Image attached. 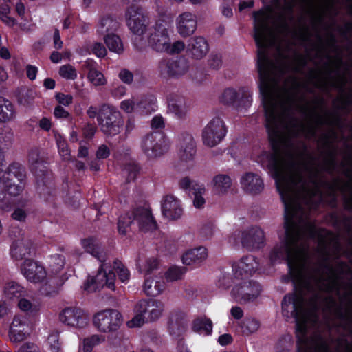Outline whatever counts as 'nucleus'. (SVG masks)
Instances as JSON below:
<instances>
[{
    "label": "nucleus",
    "mask_w": 352,
    "mask_h": 352,
    "mask_svg": "<svg viewBox=\"0 0 352 352\" xmlns=\"http://www.w3.org/2000/svg\"><path fill=\"white\" fill-rule=\"evenodd\" d=\"M284 205L285 237L270 253L272 265L285 261L288 274L283 276L285 283L292 282L295 292L285 295L281 303L282 314L287 320L294 318L296 322L297 352H311V340L308 338L304 306L303 292L306 285L304 266L298 258V226L294 219L297 212L295 190H277Z\"/></svg>",
    "instance_id": "obj_1"
},
{
    "label": "nucleus",
    "mask_w": 352,
    "mask_h": 352,
    "mask_svg": "<svg viewBox=\"0 0 352 352\" xmlns=\"http://www.w3.org/2000/svg\"><path fill=\"white\" fill-rule=\"evenodd\" d=\"M28 160L30 170L36 177V191L40 198L55 208L58 191L55 182L49 176L47 162L40 157L38 148H32L28 153Z\"/></svg>",
    "instance_id": "obj_2"
},
{
    "label": "nucleus",
    "mask_w": 352,
    "mask_h": 352,
    "mask_svg": "<svg viewBox=\"0 0 352 352\" xmlns=\"http://www.w3.org/2000/svg\"><path fill=\"white\" fill-rule=\"evenodd\" d=\"M81 245L87 252L101 261L97 274L84 283V290L93 292L100 290L104 287L115 290L116 273L113 271L110 263L101 259V248L96 240L93 237L84 239L81 241Z\"/></svg>",
    "instance_id": "obj_3"
},
{
    "label": "nucleus",
    "mask_w": 352,
    "mask_h": 352,
    "mask_svg": "<svg viewBox=\"0 0 352 352\" xmlns=\"http://www.w3.org/2000/svg\"><path fill=\"white\" fill-rule=\"evenodd\" d=\"M4 155L0 151V204L6 206L10 197L19 195L23 190L26 178L25 168L19 162H12L3 171Z\"/></svg>",
    "instance_id": "obj_4"
},
{
    "label": "nucleus",
    "mask_w": 352,
    "mask_h": 352,
    "mask_svg": "<svg viewBox=\"0 0 352 352\" xmlns=\"http://www.w3.org/2000/svg\"><path fill=\"white\" fill-rule=\"evenodd\" d=\"M98 123L102 133L108 137H113L120 133L124 120L120 112L115 107L102 104L100 106Z\"/></svg>",
    "instance_id": "obj_5"
},
{
    "label": "nucleus",
    "mask_w": 352,
    "mask_h": 352,
    "mask_svg": "<svg viewBox=\"0 0 352 352\" xmlns=\"http://www.w3.org/2000/svg\"><path fill=\"white\" fill-rule=\"evenodd\" d=\"M92 321L98 331L103 333H115L122 324L123 317L118 310L108 308L94 314Z\"/></svg>",
    "instance_id": "obj_6"
},
{
    "label": "nucleus",
    "mask_w": 352,
    "mask_h": 352,
    "mask_svg": "<svg viewBox=\"0 0 352 352\" xmlns=\"http://www.w3.org/2000/svg\"><path fill=\"white\" fill-rule=\"evenodd\" d=\"M219 102L237 111L246 110L252 104V91L245 87H240L239 90L233 87H228L220 96Z\"/></svg>",
    "instance_id": "obj_7"
},
{
    "label": "nucleus",
    "mask_w": 352,
    "mask_h": 352,
    "mask_svg": "<svg viewBox=\"0 0 352 352\" xmlns=\"http://www.w3.org/2000/svg\"><path fill=\"white\" fill-rule=\"evenodd\" d=\"M189 68V63L184 56L164 57L158 62L160 76L164 79H177L184 75Z\"/></svg>",
    "instance_id": "obj_8"
},
{
    "label": "nucleus",
    "mask_w": 352,
    "mask_h": 352,
    "mask_svg": "<svg viewBox=\"0 0 352 352\" xmlns=\"http://www.w3.org/2000/svg\"><path fill=\"white\" fill-rule=\"evenodd\" d=\"M140 146L148 158H156L168 151L169 143L164 133L155 131L142 137Z\"/></svg>",
    "instance_id": "obj_9"
},
{
    "label": "nucleus",
    "mask_w": 352,
    "mask_h": 352,
    "mask_svg": "<svg viewBox=\"0 0 352 352\" xmlns=\"http://www.w3.org/2000/svg\"><path fill=\"white\" fill-rule=\"evenodd\" d=\"M227 133L228 127L224 121L219 117H215L203 130V142L204 144L213 147L224 139Z\"/></svg>",
    "instance_id": "obj_10"
},
{
    "label": "nucleus",
    "mask_w": 352,
    "mask_h": 352,
    "mask_svg": "<svg viewBox=\"0 0 352 352\" xmlns=\"http://www.w3.org/2000/svg\"><path fill=\"white\" fill-rule=\"evenodd\" d=\"M261 290V285L256 281H243L234 286L231 295L236 302L248 303L256 300Z\"/></svg>",
    "instance_id": "obj_11"
},
{
    "label": "nucleus",
    "mask_w": 352,
    "mask_h": 352,
    "mask_svg": "<svg viewBox=\"0 0 352 352\" xmlns=\"http://www.w3.org/2000/svg\"><path fill=\"white\" fill-rule=\"evenodd\" d=\"M126 19L128 27L133 34L142 35L146 32L148 18L141 7L136 5L129 7L126 12Z\"/></svg>",
    "instance_id": "obj_12"
},
{
    "label": "nucleus",
    "mask_w": 352,
    "mask_h": 352,
    "mask_svg": "<svg viewBox=\"0 0 352 352\" xmlns=\"http://www.w3.org/2000/svg\"><path fill=\"white\" fill-rule=\"evenodd\" d=\"M309 179V182L314 186L315 193H318L322 195V192L321 190V188H325L329 190L328 196L331 197L329 205L332 208H336L337 206V196L336 191L338 188L339 180L336 179L333 183L327 182L320 177V174L318 170L313 169L310 170Z\"/></svg>",
    "instance_id": "obj_13"
},
{
    "label": "nucleus",
    "mask_w": 352,
    "mask_h": 352,
    "mask_svg": "<svg viewBox=\"0 0 352 352\" xmlns=\"http://www.w3.org/2000/svg\"><path fill=\"white\" fill-rule=\"evenodd\" d=\"M170 37L168 30L163 23H156L153 31L148 38V45L155 52H164Z\"/></svg>",
    "instance_id": "obj_14"
},
{
    "label": "nucleus",
    "mask_w": 352,
    "mask_h": 352,
    "mask_svg": "<svg viewBox=\"0 0 352 352\" xmlns=\"http://www.w3.org/2000/svg\"><path fill=\"white\" fill-rule=\"evenodd\" d=\"M187 330V320L185 313L180 310L173 311L168 321V331L175 339H184Z\"/></svg>",
    "instance_id": "obj_15"
},
{
    "label": "nucleus",
    "mask_w": 352,
    "mask_h": 352,
    "mask_svg": "<svg viewBox=\"0 0 352 352\" xmlns=\"http://www.w3.org/2000/svg\"><path fill=\"white\" fill-rule=\"evenodd\" d=\"M241 244L248 250L262 248L265 245V234L259 227H252L241 234Z\"/></svg>",
    "instance_id": "obj_16"
},
{
    "label": "nucleus",
    "mask_w": 352,
    "mask_h": 352,
    "mask_svg": "<svg viewBox=\"0 0 352 352\" xmlns=\"http://www.w3.org/2000/svg\"><path fill=\"white\" fill-rule=\"evenodd\" d=\"M232 270L236 278L252 276L258 267V261L253 255L243 256L239 261L232 264Z\"/></svg>",
    "instance_id": "obj_17"
},
{
    "label": "nucleus",
    "mask_w": 352,
    "mask_h": 352,
    "mask_svg": "<svg viewBox=\"0 0 352 352\" xmlns=\"http://www.w3.org/2000/svg\"><path fill=\"white\" fill-rule=\"evenodd\" d=\"M62 322L72 327L83 328L87 324V317L80 308L67 307L60 314Z\"/></svg>",
    "instance_id": "obj_18"
},
{
    "label": "nucleus",
    "mask_w": 352,
    "mask_h": 352,
    "mask_svg": "<svg viewBox=\"0 0 352 352\" xmlns=\"http://www.w3.org/2000/svg\"><path fill=\"white\" fill-rule=\"evenodd\" d=\"M21 270L27 280L33 283L42 282L47 276L45 267L33 259H25Z\"/></svg>",
    "instance_id": "obj_19"
},
{
    "label": "nucleus",
    "mask_w": 352,
    "mask_h": 352,
    "mask_svg": "<svg viewBox=\"0 0 352 352\" xmlns=\"http://www.w3.org/2000/svg\"><path fill=\"white\" fill-rule=\"evenodd\" d=\"M133 218L140 231L146 232L157 228V223L149 208L138 207L133 210Z\"/></svg>",
    "instance_id": "obj_20"
},
{
    "label": "nucleus",
    "mask_w": 352,
    "mask_h": 352,
    "mask_svg": "<svg viewBox=\"0 0 352 352\" xmlns=\"http://www.w3.org/2000/svg\"><path fill=\"white\" fill-rule=\"evenodd\" d=\"M10 254L15 260L30 259L34 254L33 243L29 239L14 240L10 247Z\"/></svg>",
    "instance_id": "obj_21"
},
{
    "label": "nucleus",
    "mask_w": 352,
    "mask_h": 352,
    "mask_svg": "<svg viewBox=\"0 0 352 352\" xmlns=\"http://www.w3.org/2000/svg\"><path fill=\"white\" fill-rule=\"evenodd\" d=\"M29 325L26 319L15 316L9 329V338L12 342H21L29 335Z\"/></svg>",
    "instance_id": "obj_22"
},
{
    "label": "nucleus",
    "mask_w": 352,
    "mask_h": 352,
    "mask_svg": "<svg viewBox=\"0 0 352 352\" xmlns=\"http://www.w3.org/2000/svg\"><path fill=\"white\" fill-rule=\"evenodd\" d=\"M162 212L168 219H179L183 214L180 201L172 195L164 196L162 201Z\"/></svg>",
    "instance_id": "obj_23"
},
{
    "label": "nucleus",
    "mask_w": 352,
    "mask_h": 352,
    "mask_svg": "<svg viewBox=\"0 0 352 352\" xmlns=\"http://www.w3.org/2000/svg\"><path fill=\"white\" fill-rule=\"evenodd\" d=\"M180 148L179 156L182 161H189L193 159L196 153V145L192 135L187 132L182 133L179 135Z\"/></svg>",
    "instance_id": "obj_24"
},
{
    "label": "nucleus",
    "mask_w": 352,
    "mask_h": 352,
    "mask_svg": "<svg viewBox=\"0 0 352 352\" xmlns=\"http://www.w3.org/2000/svg\"><path fill=\"white\" fill-rule=\"evenodd\" d=\"M167 100L168 111L179 120L184 119L188 111L185 98L179 94H171Z\"/></svg>",
    "instance_id": "obj_25"
},
{
    "label": "nucleus",
    "mask_w": 352,
    "mask_h": 352,
    "mask_svg": "<svg viewBox=\"0 0 352 352\" xmlns=\"http://www.w3.org/2000/svg\"><path fill=\"white\" fill-rule=\"evenodd\" d=\"M209 50L207 41L202 36L190 38L187 45V53L192 58L201 59L204 57Z\"/></svg>",
    "instance_id": "obj_26"
},
{
    "label": "nucleus",
    "mask_w": 352,
    "mask_h": 352,
    "mask_svg": "<svg viewBox=\"0 0 352 352\" xmlns=\"http://www.w3.org/2000/svg\"><path fill=\"white\" fill-rule=\"evenodd\" d=\"M244 190L252 195H257L264 188V183L261 177L253 173H246L241 179Z\"/></svg>",
    "instance_id": "obj_27"
},
{
    "label": "nucleus",
    "mask_w": 352,
    "mask_h": 352,
    "mask_svg": "<svg viewBox=\"0 0 352 352\" xmlns=\"http://www.w3.org/2000/svg\"><path fill=\"white\" fill-rule=\"evenodd\" d=\"M196 16L190 12H184L179 16L178 31L181 36H188L194 33L197 28Z\"/></svg>",
    "instance_id": "obj_28"
},
{
    "label": "nucleus",
    "mask_w": 352,
    "mask_h": 352,
    "mask_svg": "<svg viewBox=\"0 0 352 352\" xmlns=\"http://www.w3.org/2000/svg\"><path fill=\"white\" fill-rule=\"evenodd\" d=\"M157 109V98L152 94L142 95L136 100V113L140 115H149Z\"/></svg>",
    "instance_id": "obj_29"
},
{
    "label": "nucleus",
    "mask_w": 352,
    "mask_h": 352,
    "mask_svg": "<svg viewBox=\"0 0 352 352\" xmlns=\"http://www.w3.org/2000/svg\"><path fill=\"white\" fill-rule=\"evenodd\" d=\"M208 256L207 249L204 246H199L187 250L182 256L184 265H190L199 264L204 261Z\"/></svg>",
    "instance_id": "obj_30"
},
{
    "label": "nucleus",
    "mask_w": 352,
    "mask_h": 352,
    "mask_svg": "<svg viewBox=\"0 0 352 352\" xmlns=\"http://www.w3.org/2000/svg\"><path fill=\"white\" fill-rule=\"evenodd\" d=\"M146 306L148 303L145 299L139 300L135 306V315L128 322L129 327H140L146 322Z\"/></svg>",
    "instance_id": "obj_31"
},
{
    "label": "nucleus",
    "mask_w": 352,
    "mask_h": 352,
    "mask_svg": "<svg viewBox=\"0 0 352 352\" xmlns=\"http://www.w3.org/2000/svg\"><path fill=\"white\" fill-rule=\"evenodd\" d=\"M320 269L330 274L337 272L340 275L352 276V269L345 261H340L336 268H334L329 264V258L327 256L324 257V261L320 263V269H317V272H319Z\"/></svg>",
    "instance_id": "obj_32"
},
{
    "label": "nucleus",
    "mask_w": 352,
    "mask_h": 352,
    "mask_svg": "<svg viewBox=\"0 0 352 352\" xmlns=\"http://www.w3.org/2000/svg\"><path fill=\"white\" fill-rule=\"evenodd\" d=\"M330 138L329 134H325L323 137V140L324 145L329 148L326 153L327 157L324 160V170L331 173L337 166V160L336 151L334 149H332V144L329 141Z\"/></svg>",
    "instance_id": "obj_33"
},
{
    "label": "nucleus",
    "mask_w": 352,
    "mask_h": 352,
    "mask_svg": "<svg viewBox=\"0 0 352 352\" xmlns=\"http://www.w3.org/2000/svg\"><path fill=\"white\" fill-rule=\"evenodd\" d=\"M212 322L210 318L206 316L198 317L192 321V330L195 333L209 336L212 334Z\"/></svg>",
    "instance_id": "obj_34"
},
{
    "label": "nucleus",
    "mask_w": 352,
    "mask_h": 352,
    "mask_svg": "<svg viewBox=\"0 0 352 352\" xmlns=\"http://www.w3.org/2000/svg\"><path fill=\"white\" fill-rule=\"evenodd\" d=\"M148 306H146V322L157 320L162 315L163 306L160 300L150 298L145 299Z\"/></svg>",
    "instance_id": "obj_35"
},
{
    "label": "nucleus",
    "mask_w": 352,
    "mask_h": 352,
    "mask_svg": "<svg viewBox=\"0 0 352 352\" xmlns=\"http://www.w3.org/2000/svg\"><path fill=\"white\" fill-rule=\"evenodd\" d=\"M119 27L120 23L116 19L110 16H105L101 19L97 32L100 35L114 33Z\"/></svg>",
    "instance_id": "obj_36"
},
{
    "label": "nucleus",
    "mask_w": 352,
    "mask_h": 352,
    "mask_svg": "<svg viewBox=\"0 0 352 352\" xmlns=\"http://www.w3.org/2000/svg\"><path fill=\"white\" fill-rule=\"evenodd\" d=\"M102 36H103L104 43L110 51L118 54L123 52V44L119 36L112 32Z\"/></svg>",
    "instance_id": "obj_37"
},
{
    "label": "nucleus",
    "mask_w": 352,
    "mask_h": 352,
    "mask_svg": "<svg viewBox=\"0 0 352 352\" xmlns=\"http://www.w3.org/2000/svg\"><path fill=\"white\" fill-rule=\"evenodd\" d=\"M214 190L217 194H225L230 188L232 180L225 174H219L213 178Z\"/></svg>",
    "instance_id": "obj_38"
},
{
    "label": "nucleus",
    "mask_w": 352,
    "mask_h": 352,
    "mask_svg": "<svg viewBox=\"0 0 352 352\" xmlns=\"http://www.w3.org/2000/svg\"><path fill=\"white\" fill-rule=\"evenodd\" d=\"M15 96L19 104L28 106L33 102L34 92L27 86H21L15 90Z\"/></svg>",
    "instance_id": "obj_39"
},
{
    "label": "nucleus",
    "mask_w": 352,
    "mask_h": 352,
    "mask_svg": "<svg viewBox=\"0 0 352 352\" xmlns=\"http://www.w3.org/2000/svg\"><path fill=\"white\" fill-rule=\"evenodd\" d=\"M25 293V288L14 281L7 283L4 287V295L10 300L19 299L24 296Z\"/></svg>",
    "instance_id": "obj_40"
},
{
    "label": "nucleus",
    "mask_w": 352,
    "mask_h": 352,
    "mask_svg": "<svg viewBox=\"0 0 352 352\" xmlns=\"http://www.w3.org/2000/svg\"><path fill=\"white\" fill-rule=\"evenodd\" d=\"M13 104L4 97L0 96V122L10 121L14 116Z\"/></svg>",
    "instance_id": "obj_41"
},
{
    "label": "nucleus",
    "mask_w": 352,
    "mask_h": 352,
    "mask_svg": "<svg viewBox=\"0 0 352 352\" xmlns=\"http://www.w3.org/2000/svg\"><path fill=\"white\" fill-rule=\"evenodd\" d=\"M112 269L117 274L118 279L124 283H126L131 276V274L127 267L119 260L116 259L113 261Z\"/></svg>",
    "instance_id": "obj_42"
},
{
    "label": "nucleus",
    "mask_w": 352,
    "mask_h": 352,
    "mask_svg": "<svg viewBox=\"0 0 352 352\" xmlns=\"http://www.w3.org/2000/svg\"><path fill=\"white\" fill-rule=\"evenodd\" d=\"M192 190L190 195V197H193V205L197 208H201L205 204V199L203 197V194L205 192V187L203 184H195L192 188Z\"/></svg>",
    "instance_id": "obj_43"
},
{
    "label": "nucleus",
    "mask_w": 352,
    "mask_h": 352,
    "mask_svg": "<svg viewBox=\"0 0 352 352\" xmlns=\"http://www.w3.org/2000/svg\"><path fill=\"white\" fill-rule=\"evenodd\" d=\"M105 341V336L103 335L94 334L85 338L82 342V350L84 352H91L94 347Z\"/></svg>",
    "instance_id": "obj_44"
},
{
    "label": "nucleus",
    "mask_w": 352,
    "mask_h": 352,
    "mask_svg": "<svg viewBox=\"0 0 352 352\" xmlns=\"http://www.w3.org/2000/svg\"><path fill=\"white\" fill-rule=\"evenodd\" d=\"M134 221L133 212L131 214H125L119 217L118 221V232L122 235H125L127 232V228Z\"/></svg>",
    "instance_id": "obj_45"
},
{
    "label": "nucleus",
    "mask_w": 352,
    "mask_h": 352,
    "mask_svg": "<svg viewBox=\"0 0 352 352\" xmlns=\"http://www.w3.org/2000/svg\"><path fill=\"white\" fill-rule=\"evenodd\" d=\"M186 270L184 267L173 265L168 268L165 274V277L168 281H175L182 278Z\"/></svg>",
    "instance_id": "obj_46"
},
{
    "label": "nucleus",
    "mask_w": 352,
    "mask_h": 352,
    "mask_svg": "<svg viewBox=\"0 0 352 352\" xmlns=\"http://www.w3.org/2000/svg\"><path fill=\"white\" fill-rule=\"evenodd\" d=\"M154 281L150 278H146L144 283V291L147 296H156L162 292L160 288V284L158 282H155V285L153 287Z\"/></svg>",
    "instance_id": "obj_47"
},
{
    "label": "nucleus",
    "mask_w": 352,
    "mask_h": 352,
    "mask_svg": "<svg viewBox=\"0 0 352 352\" xmlns=\"http://www.w3.org/2000/svg\"><path fill=\"white\" fill-rule=\"evenodd\" d=\"M124 170L126 174V181L130 183L135 180L140 173L141 167L136 163H128L125 165Z\"/></svg>",
    "instance_id": "obj_48"
},
{
    "label": "nucleus",
    "mask_w": 352,
    "mask_h": 352,
    "mask_svg": "<svg viewBox=\"0 0 352 352\" xmlns=\"http://www.w3.org/2000/svg\"><path fill=\"white\" fill-rule=\"evenodd\" d=\"M59 75L66 80H75L77 78V72L70 64L62 65L58 71Z\"/></svg>",
    "instance_id": "obj_49"
},
{
    "label": "nucleus",
    "mask_w": 352,
    "mask_h": 352,
    "mask_svg": "<svg viewBox=\"0 0 352 352\" xmlns=\"http://www.w3.org/2000/svg\"><path fill=\"white\" fill-rule=\"evenodd\" d=\"M87 76L91 83L96 86L104 85L107 82L103 74L98 69L88 72Z\"/></svg>",
    "instance_id": "obj_50"
},
{
    "label": "nucleus",
    "mask_w": 352,
    "mask_h": 352,
    "mask_svg": "<svg viewBox=\"0 0 352 352\" xmlns=\"http://www.w3.org/2000/svg\"><path fill=\"white\" fill-rule=\"evenodd\" d=\"M56 144L60 155L65 158H68L70 155V151L68 148L67 140L60 136L56 139Z\"/></svg>",
    "instance_id": "obj_51"
},
{
    "label": "nucleus",
    "mask_w": 352,
    "mask_h": 352,
    "mask_svg": "<svg viewBox=\"0 0 352 352\" xmlns=\"http://www.w3.org/2000/svg\"><path fill=\"white\" fill-rule=\"evenodd\" d=\"M232 283V278L229 273L223 272L221 274L217 281V286L219 288L227 289Z\"/></svg>",
    "instance_id": "obj_52"
},
{
    "label": "nucleus",
    "mask_w": 352,
    "mask_h": 352,
    "mask_svg": "<svg viewBox=\"0 0 352 352\" xmlns=\"http://www.w3.org/2000/svg\"><path fill=\"white\" fill-rule=\"evenodd\" d=\"M184 47L185 45L182 41H177L171 44L170 40L164 52L170 54H179L184 50Z\"/></svg>",
    "instance_id": "obj_53"
},
{
    "label": "nucleus",
    "mask_w": 352,
    "mask_h": 352,
    "mask_svg": "<svg viewBox=\"0 0 352 352\" xmlns=\"http://www.w3.org/2000/svg\"><path fill=\"white\" fill-rule=\"evenodd\" d=\"M55 100L60 106L68 107L73 102V96L71 94H65L62 92H58L54 96Z\"/></svg>",
    "instance_id": "obj_54"
},
{
    "label": "nucleus",
    "mask_w": 352,
    "mask_h": 352,
    "mask_svg": "<svg viewBox=\"0 0 352 352\" xmlns=\"http://www.w3.org/2000/svg\"><path fill=\"white\" fill-rule=\"evenodd\" d=\"M159 261L157 258L151 257L146 260L144 271L146 276L151 274L155 270H157Z\"/></svg>",
    "instance_id": "obj_55"
},
{
    "label": "nucleus",
    "mask_w": 352,
    "mask_h": 352,
    "mask_svg": "<svg viewBox=\"0 0 352 352\" xmlns=\"http://www.w3.org/2000/svg\"><path fill=\"white\" fill-rule=\"evenodd\" d=\"M48 343L52 352L61 351V343L59 341L58 334H51L48 337Z\"/></svg>",
    "instance_id": "obj_56"
},
{
    "label": "nucleus",
    "mask_w": 352,
    "mask_h": 352,
    "mask_svg": "<svg viewBox=\"0 0 352 352\" xmlns=\"http://www.w3.org/2000/svg\"><path fill=\"white\" fill-rule=\"evenodd\" d=\"M53 114L56 119H64L67 120H70L72 119L70 113L60 105L55 107Z\"/></svg>",
    "instance_id": "obj_57"
},
{
    "label": "nucleus",
    "mask_w": 352,
    "mask_h": 352,
    "mask_svg": "<svg viewBox=\"0 0 352 352\" xmlns=\"http://www.w3.org/2000/svg\"><path fill=\"white\" fill-rule=\"evenodd\" d=\"M179 187L183 189L186 192L188 193V195H190L192 192H190L191 190H192V188L195 184H199V183L191 181L189 177H186L182 178L179 181Z\"/></svg>",
    "instance_id": "obj_58"
},
{
    "label": "nucleus",
    "mask_w": 352,
    "mask_h": 352,
    "mask_svg": "<svg viewBox=\"0 0 352 352\" xmlns=\"http://www.w3.org/2000/svg\"><path fill=\"white\" fill-rule=\"evenodd\" d=\"M120 108L127 113H131L133 111L136 112V102L132 99L124 100L121 102Z\"/></svg>",
    "instance_id": "obj_59"
},
{
    "label": "nucleus",
    "mask_w": 352,
    "mask_h": 352,
    "mask_svg": "<svg viewBox=\"0 0 352 352\" xmlns=\"http://www.w3.org/2000/svg\"><path fill=\"white\" fill-rule=\"evenodd\" d=\"M340 105L336 108L338 110H347L352 106V94L351 93L346 94L344 97L340 99Z\"/></svg>",
    "instance_id": "obj_60"
},
{
    "label": "nucleus",
    "mask_w": 352,
    "mask_h": 352,
    "mask_svg": "<svg viewBox=\"0 0 352 352\" xmlns=\"http://www.w3.org/2000/svg\"><path fill=\"white\" fill-rule=\"evenodd\" d=\"M208 65L213 69H219L222 65L221 56L217 54H212L208 59Z\"/></svg>",
    "instance_id": "obj_61"
},
{
    "label": "nucleus",
    "mask_w": 352,
    "mask_h": 352,
    "mask_svg": "<svg viewBox=\"0 0 352 352\" xmlns=\"http://www.w3.org/2000/svg\"><path fill=\"white\" fill-rule=\"evenodd\" d=\"M82 131L84 137L90 140L96 132V126L94 124L87 123L82 127Z\"/></svg>",
    "instance_id": "obj_62"
},
{
    "label": "nucleus",
    "mask_w": 352,
    "mask_h": 352,
    "mask_svg": "<svg viewBox=\"0 0 352 352\" xmlns=\"http://www.w3.org/2000/svg\"><path fill=\"white\" fill-rule=\"evenodd\" d=\"M118 76L123 82L127 85L131 84L133 80V74L127 69H122Z\"/></svg>",
    "instance_id": "obj_63"
},
{
    "label": "nucleus",
    "mask_w": 352,
    "mask_h": 352,
    "mask_svg": "<svg viewBox=\"0 0 352 352\" xmlns=\"http://www.w3.org/2000/svg\"><path fill=\"white\" fill-rule=\"evenodd\" d=\"M54 262V270L56 272L62 270L65 263V256L62 254H56L52 256Z\"/></svg>",
    "instance_id": "obj_64"
}]
</instances>
